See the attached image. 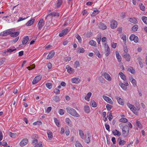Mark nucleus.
<instances>
[{
  "label": "nucleus",
  "instance_id": "c756f323",
  "mask_svg": "<svg viewBox=\"0 0 147 147\" xmlns=\"http://www.w3.org/2000/svg\"><path fill=\"white\" fill-rule=\"evenodd\" d=\"M119 74L120 78L124 81H125L126 80V76L122 72H119Z\"/></svg>",
  "mask_w": 147,
  "mask_h": 147
},
{
  "label": "nucleus",
  "instance_id": "a18cd8bd",
  "mask_svg": "<svg viewBox=\"0 0 147 147\" xmlns=\"http://www.w3.org/2000/svg\"><path fill=\"white\" fill-rule=\"evenodd\" d=\"M142 19L143 22L145 24H147V17L146 16H142Z\"/></svg>",
  "mask_w": 147,
  "mask_h": 147
},
{
  "label": "nucleus",
  "instance_id": "69168bd1",
  "mask_svg": "<svg viewBox=\"0 0 147 147\" xmlns=\"http://www.w3.org/2000/svg\"><path fill=\"white\" fill-rule=\"evenodd\" d=\"M117 45V44L116 43L113 42L111 44V46L113 48L115 49L116 48Z\"/></svg>",
  "mask_w": 147,
  "mask_h": 147
},
{
  "label": "nucleus",
  "instance_id": "680f3d73",
  "mask_svg": "<svg viewBox=\"0 0 147 147\" xmlns=\"http://www.w3.org/2000/svg\"><path fill=\"white\" fill-rule=\"evenodd\" d=\"M106 108L108 111H110L112 108V106L109 104H107L106 106Z\"/></svg>",
  "mask_w": 147,
  "mask_h": 147
},
{
  "label": "nucleus",
  "instance_id": "2f4dec72",
  "mask_svg": "<svg viewBox=\"0 0 147 147\" xmlns=\"http://www.w3.org/2000/svg\"><path fill=\"white\" fill-rule=\"evenodd\" d=\"M124 57L127 61H130L131 57L129 54L126 53L124 55Z\"/></svg>",
  "mask_w": 147,
  "mask_h": 147
},
{
  "label": "nucleus",
  "instance_id": "7ed1b4c3",
  "mask_svg": "<svg viewBox=\"0 0 147 147\" xmlns=\"http://www.w3.org/2000/svg\"><path fill=\"white\" fill-rule=\"evenodd\" d=\"M104 45L105 47V55L107 57L109 55L110 53V49L108 44L106 43H105Z\"/></svg>",
  "mask_w": 147,
  "mask_h": 147
},
{
  "label": "nucleus",
  "instance_id": "49530a36",
  "mask_svg": "<svg viewBox=\"0 0 147 147\" xmlns=\"http://www.w3.org/2000/svg\"><path fill=\"white\" fill-rule=\"evenodd\" d=\"M46 86L47 88L50 89L52 88V84L51 83H47L46 84Z\"/></svg>",
  "mask_w": 147,
  "mask_h": 147
},
{
  "label": "nucleus",
  "instance_id": "412c9836",
  "mask_svg": "<svg viewBox=\"0 0 147 147\" xmlns=\"http://www.w3.org/2000/svg\"><path fill=\"white\" fill-rule=\"evenodd\" d=\"M129 21L131 23L136 24L138 23V21L137 19L135 18H132L129 19Z\"/></svg>",
  "mask_w": 147,
  "mask_h": 147
},
{
  "label": "nucleus",
  "instance_id": "f257e3e1",
  "mask_svg": "<svg viewBox=\"0 0 147 147\" xmlns=\"http://www.w3.org/2000/svg\"><path fill=\"white\" fill-rule=\"evenodd\" d=\"M66 109L67 112L72 116L76 117H80L79 114L73 108L68 107L66 108Z\"/></svg>",
  "mask_w": 147,
  "mask_h": 147
},
{
  "label": "nucleus",
  "instance_id": "2eb2a0df",
  "mask_svg": "<svg viewBox=\"0 0 147 147\" xmlns=\"http://www.w3.org/2000/svg\"><path fill=\"white\" fill-rule=\"evenodd\" d=\"M103 76L108 81H110L111 80V78L109 75L106 72H104L102 74Z\"/></svg>",
  "mask_w": 147,
  "mask_h": 147
},
{
  "label": "nucleus",
  "instance_id": "c9c22d12",
  "mask_svg": "<svg viewBox=\"0 0 147 147\" xmlns=\"http://www.w3.org/2000/svg\"><path fill=\"white\" fill-rule=\"evenodd\" d=\"M19 34V32H12L11 36L13 37H16L18 36Z\"/></svg>",
  "mask_w": 147,
  "mask_h": 147
},
{
  "label": "nucleus",
  "instance_id": "bb28decb",
  "mask_svg": "<svg viewBox=\"0 0 147 147\" xmlns=\"http://www.w3.org/2000/svg\"><path fill=\"white\" fill-rule=\"evenodd\" d=\"M99 28L102 30H105L107 28V26L104 24L100 23L99 25Z\"/></svg>",
  "mask_w": 147,
  "mask_h": 147
},
{
  "label": "nucleus",
  "instance_id": "0eeeda50",
  "mask_svg": "<svg viewBox=\"0 0 147 147\" xmlns=\"http://www.w3.org/2000/svg\"><path fill=\"white\" fill-rule=\"evenodd\" d=\"M65 68L67 69V72L70 74H73L75 72L74 69L72 68L69 65H67L66 66Z\"/></svg>",
  "mask_w": 147,
  "mask_h": 147
},
{
  "label": "nucleus",
  "instance_id": "39448f33",
  "mask_svg": "<svg viewBox=\"0 0 147 147\" xmlns=\"http://www.w3.org/2000/svg\"><path fill=\"white\" fill-rule=\"evenodd\" d=\"M70 30L71 28H65L64 30H62V31L59 33V36L60 37H61L66 35L68 32Z\"/></svg>",
  "mask_w": 147,
  "mask_h": 147
},
{
  "label": "nucleus",
  "instance_id": "f8f14e48",
  "mask_svg": "<svg viewBox=\"0 0 147 147\" xmlns=\"http://www.w3.org/2000/svg\"><path fill=\"white\" fill-rule=\"evenodd\" d=\"M110 25L111 28L114 29L116 28L117 26V22L115 20H113L111 22Z\"/></svg>",
  "mask_w": 147,
  "mask_h": 147
},
{
  "label": "nucleus",
  "instance_id": "58836bf2",
  "mask_svg": "<svg viewBox=\"0 0 147 147\" xmlns=\"http://www.w3.org/2000/svg\"><path fill=\"white\" fill-rule=\"evenodd\" d=\"M6 31L8 35L10 34L11 35V34L12 33V32H14L15 31V29H10L6 30Z\"/></svg>",
  "mask_w": 147,
  "mask_h": 147
},
{
  "label": "nucleus",
  "instance_id": "6ab92c4d",
  "mask_svg": "<svg viewBox=\"0 0 147 147\" xmlns=\"http://www.w3.org/2000/svg\"><path fill=\"white\" fill-rule=\"evenodd\" d=\"M118 103L120 105H123L124 103V102L123 99L119 97H117L116 98Z\"/></svg>",
  "mask_w": 147,
  "mask_h": 147
},
{
  "label": "nucleus",
  "instance_id": "ea45409f",
  "mask_svg": "<svg viewBox=\"0 0 147 147\" xmlns=\"http://www.w3.org/2000/svg\"><path fill=\"white\" fill-rule=\"evenodd\" d=\"M89 44L91 46H95L96 45V42L93 40H91L89 42Z\"/></svg>",
  "mask_w": 147,
  "mask_h": 147
},
{
  "label": "nucleus",
  "instance_id": "ddd939ff",
  "mask_svg": "<svg viewBox=\"0 0 147 147\" xmlns=\"http://www.w3.org/2000/svg\"><path fill=\"white\" fill-rule=\"evenodd\" d=\"M102 97V98H103L104 100L106 101L107 102L109 103L110 104H113V102L112 100L110 98L105 95H103Z\"/></svg>",
  "mask_w": 147,
  "mask_h": 147
},
{
  "label": "nucleus",
  "instance_id": "4be33fe9",
  "mask_svg": "<svg viewBox=\"0 0 147 147\" xmlns=\"http://www.w3.org/2000/svg\"><path fill=\"white\" fill-rule=\"evenodd\" d=\"M29 38L28 36H26L24 37L22 41V44L23 45H25L28 42L29 40Z\"/></svg>",
  "mask_w": 147,
  "mask_h": 147
},
{
  "label": "nucleus",
  "instance_id": "473e14b6",
  "mask_svg": "<svg viewBox=\"0 0 147 147\" xmlns=\"http://www.w3.org/2000/svg\"><path fill=\"white\" fill-rule=\"evenodd\" d=\"M127 70L132 74H134L135 73V70L132 67H129L127 68Z\"/></svg>",
  "mask_w": 147,
  "mask_h": 147
},
{
  "label": "nucleus",
  "instance_id": "20e7f679",
  "mask_svg": "<svg viewBox=\"0 0 147 147\" xmlns=\"http://www.w3.org/2000/svg\"><path fill=\"white\" fill-rule=\"evenodd\" d=\"M119 85L123 90L126 91L127 89V86H129V84L127 82H125L124 84L120 81L119 83Z\"/></svg>",
  "mask_w": 147,
  "mask_h": 147
},
{
  "label": "nucleus",
  "instance_id": "864d4df0",
  "mask_svg": "<svg viewBox=\"0 0 147 147\" xmlns=\"http://www.w3.org/2000/svg\"><path fill=\"white\" fill-rule=\"evenodd\" d=\"M95 54L98 58H100L101 57V55L100 53L99 52L98 50H96L95 52Z\"/></svg>",
  "mask_w": 147,
  "mask_h": 147
},
{
  "label": "nucleus",
  "instance_id": "dca6fc26",
  "mask_svg": "<svg viewBox=\"0 0 147 147\" xmlns=\"http://www.w3.org/2000/svg\"><path fill=\"white\" fill-rule=\"evenodd\" d=\"M71 81L73 83L78 84L80 82V80L78 78H74L71 79Z\"/></svg>",
  "mask_w": 147,
  "mask_h": 147
},
{
  "label": "nucleus",
  "instance_id": "e2e57ef3",
  "mask_svg": "<svg viewBox=\"0 0 147 147\" xmlns=\"http://www.w3.org/2000/svg\"><path fill=\"white\" fill-rule=\"evenodd\" d=\"M78 51L80 53H83L85 51L84 49L82 48H79L78 49Z\"/></svg>",
  "mask_w": 147,
  "mask_h": 147
},
{
  "label": "nucleus",
  "instance_id": "1a4fd4ad",
  "mask_svg": "<svg viewBox=\"0 0 147 147\" xmlns=\"http://www.w3.org/2000/svg\"><path fill=\"white\" fill-rule=\"evenodd\" d=\"M45 24V22L43 19H41L38 24V29L40 30L41 29L42 27L44 26Z\"/></svg>",
  "mask_w": 147,
  "mask_h": 147
},
{
  "label": "nucleus",
  "instance_id": "4d7b16f0",
  "mask_svg": "<svg viewBox=\"0 0 147 147\" xmlns=\"http://www.w3.org/2000/svg\"><path fill=\"white\" fill-rule=\"evenodd\" d=\"M62 4V0H58L57 1V7H59Z\"/></svg>",
  "mask_w": 147,
  "mask_h": 147
},
{
  "label": "nucleus",
  "instance_id": "b1692460",
  "mask_svg": "<svg viewBox=\"0 0 147 147\" xmlns=\"http://www.w3.org/2000/svg\"><path fill=\"white\" fill-rule=\"evenodd\" d=\"M129 80L132 84L133 86L135 87L136 86L137 83L136 80L132 78H129Z\"/></svg>",
  "mask_w": 147,
  "mask_h": 147
},
{
  "label": "nucleus",
  "instance_id": "7c9ffc66",
  "mask_svg": "<svg viewBox=\"0 0 147 147\" xmlns=\"http://www.w3.org/2000/svg\"><path fill=\"white\" fill-rule=\"evenodd\" d=\"M115 53L116 57L118 59V61L121 62V57L119 53L117 51H116L115 52Z\"/></svg>",
  "mask_w": 147,
  "mask_h": 147
},
{
  "label": "nucleus",
  "instance_id": "3c124183",
  "mask_svg": "<svg viewBox=\"0 0 147 147\" xmlns=\"http://www.w3.org/2000/svg\"><path fill=\"white\" fill-rule=\"evenodd\" d=\"M119 121L123 123H127L128 121V120L125 118H121L119 120Z\"/></svg>",
  "mask_w": 147,
  "mask_h": 147
},
{
  "label": "nucleus",
  "instance_id": "f03ea898",
  "mask_svg": "<svg viewBox=\"0 0 147 147\" xmlns=\"http://www.w3.org/2000/svg\"><path fill=\"white\" fill-rule=\"evenodd\" d=\"M127 105L130 109V110L134 113H135V112L138 111L139 110V108L137 107V108L135 107L134 105L130 104L129 103H127Z\"/></svg>",
  "mask_w": 147,
  "mask_h": 147
},
{
  "label": "nucleus",
  "instance_id": "e433bc0d",
  "mask_svg": "<svg viewBox=\"0 0 147 147\" xmlns=\"http://www.w3.org/2000/svg\"><path fill=\"white\" fill-rule=\"evenodd\" d=\"M49 16H59V13H58L53 12L52 13H51L48 14L47 17H48Z\"/></svg>",
  "mask_w": 147,
  "mask_h": 147
},
{
  "label": "nucleus",
  "instance_id": "f3484780",
  "mask_svg": "<svg viewBox=\"0 0 147 147\" xmlns=\"http://www.w3.org/2000/svg\"><path fill=\"white\" fill-rule=\"evenodd\" d=\"M65 121L66 123L69 126L71 127L73 125L72 122L71 120L68 118L65 119Z\"/></svg>",
  "mask_w": 147,
  "mask_h": 147
},
{
  "label": "nucleus",
  "instance_id": "09e8293b",
  "mask_svg": "<svg viewBox=\"0 0 147 147\" xmlns=\"http://www.w3.org/2000/svg\"><path fill=\"white\" fill-rule=\"evenodd\" d=\"M16 50V49L14 48V49L9 48L7 49V52L8 53H11Z\"/></svg>",
  "mask_w": 147,
  "mask_h": 147
},
{
  "label": "nucleus",
  "instance_id": "603ef678",
  "mask_svg": "<svg viewBox=\"0 0 147 147\" xmlns=\"http://www.w3.org/2000/svg\"><path fill=\"white\" fill-rule=\"evenodd\" d=\"M79 134L81 138L82 139L84 138V134L83 131L82 130H79Z\"/></svg>",
  "mask_w": 147,
  "mask_h": 147
},
{
  "label": "nucleus",
  "instance_id": "5fc2aeb1",
  "mask_svg": "<svg viewBox=\"0 0 147 147\" xmlns=\"http://www.w3.org/2000/svg\"><path fill=\"white\" fill-rule=\"evenodd\" d=\"M107 117L110 121H111L113 118L111 113H110L108 115H107Z\"/></svg>",
  "mask_w": 147,
  "mask_h": 147
},
{
  "label": "nucleus",
  "instance_id": "4c0bfd02",
  "mask_svg": "<svg viewBox=\"0 0 147 147\" xmlns=\"http://www.w3.org/2000/svg\"><path fill=\"white\" fill-rule=\"evenodd\" d=\"M75 37L76 38L78 39V41L80 43L82 42V40L80 36L78 34H76L75 35Z\"/></svg>",
  "mask_w": 147,
  "mask_h": 147
},
{
  "label": "nucleus",
  "instance_id": "a19ab883",
  "mask_svg": "<svg viewBox=\"0 0 147 147\" xmlns=\"http://www.w3.org/2000/svg\"><path fill=\"white\" fill-rule=\"evenodd\" d=\"M138 29V26L137 25H134L132 28V30L133 31L135 32L137 31Z\"/></svg>",
  "mask_w": 147,
  "mask_h": 147
},
{
  "label": "nucleus",
  "instance_id": "9d476101",
  "mask_svg": "<svg viewBox=\"0 0 147 147\" xmlns=\"http://www.w3.org/2000/svg\"><path fill=\"white\" fill-rule=\"evenodd\" d=\"M42 76L41 75H39L36 76L33 80L32 83L33 84H35L37 83L41 79Z\"/></svg>",
  "mask_w": 147,
  "mask_h": 147
},
{
  "label": "nucleus",
  "instance_id": "393cba45",
  "mask_svg": "<svg viewBox=\"0 0 147 147\" xmlns=\"http://www.w3.org/2000/svg\"><path fill=\"white\" fill-rule=\"evenodd\" d=\"M112 133L115 136H119L121 135V133L116 129L113 130L112 131Z\"/></svg>",
  "mask_w": 147,
  "mask_h": 147
},
{
  "label": "nucleus",
  "instance_id": "c85d7f7f",
  "mask_svg": "<svg viewBox=\"0 0 147 147\" xmlns=\"http://www.w3.org/2000/svg\"><path fill=\"white\" fill-rule=\"evenodd\" d=\"M47 134L49 139L50 140H51L53 137L52 133L51 131L49 130L47 131Z\"/></svg>",
  "mask_w": 147,
  "mask_h": 147
},
{
  "label": "nucleus",
  "instance_id": "72a5a7b5",
  "mask_svg": "<svg viewBox=\"0 0 147 147\" xmlns=\"http://www.w3.org/2000/svg\"><path fill=\"white\" fill-rule=\"evenodd\" d=\"M99 11L98 9L95 10L91 14L92 16H94L98 14L99 13Z\"/></svg>",
  "mask_w": 147,
  "mask_h": 147
},
{
  "label": "nucleus",
  "instance_id": "338daca9",
  "mask_svg": "<svg viewBox=\"0 0 147 147\" xmlns=\"http://www.w3.org/2000/svg\"><path fill=\"white\" fill-rule=\"evenodd\" d=\"M136 124L139 128H142V125L140 123V121H136Z\"/></svg>",
  "mask_w": 147,
  "mask_h": 147
},
{
  "label": "nucleus",
  "instance_id": "cd10ccee",
  "mask_svg": "<svg viewBox=\"0 0 147 147\" xmlns=\"http://www.w3.org/2000/svg\"><path fill=\"white\" fill-rule=\"evenodd\" d=\"M118 142L119 145H123L125 144L126 142L124 140H122L121 138H119L118 139Z\"/></svg>",
  "mask_w": 147,
  "mask_h": 147
},
{
  "label": "nucleus",
  "instance_id": "6e6d98bb",
  "mask_svg": "<svg viewBox=\"0 0 147 147\" xmlns=\"http://www.w3.org/2000/svg\"><path fill=\"white\" fill-rule=\"evenodd\" d=\"M139 7L140 9L142 11H144L145 10V7L143 5V4L142 3L141 4L139 5Z\"/></svg>",
  "mask_w": 147,
  "mask_h": 147
},
{
  "label": "nucleus",
  "instance_id": "bf43d9fd",
  "mask_svg": "<svg viewBox=\"0 0 147 147\" xmlns=\"http://www.w3.org/2000/svg\"><path fill=\"white\" fill-rule=\"evenodd\" d=\"M91 106L92 107H96L97 105L96 102L94 100L92 102Z\"/></svg>",
  "mask_w": 147,
  "mask_h": 147
},
{
  "label": "nucleus",
  "instance_id": "a211bd4d",
  "mask_svg": "<svg viewBox=\"0 0 147 147\" xmlns=\"http://www.w3.org/2000/svg\"><path fill=\"white\" fill-rule=\"evenodd\" d=\"M91 135L89 134H88L86 136L85 138V141L87 143H89L90 141Z\"/></svg>",
  "mask_w": 147,
  "mask_h": 147
},
{
  "label": "nucleus",
  "instance_id": "052dcab7",
  "mask_svg": "<svg viewBox=\"0 0 147 147\" xmlns=\"http://www.w3.org/2000/svg\"><path fill=\"white\" fill-rule=\"evenodd\" d=\"M79 66V63L78 61H76L74 63V67L75 68H77Z\"/></svg>",
  "mask_w": 147,
  "mask_h": 147
},
{
  "label": "nucleus",
  "instance_id": "a878e982",
  "mask_svg": "<svg viewBox=\"0 0 147 147\" xmlns=\"http://www.w3.org/2000/svg\"><path fill=\"white\" fill-rule=\"evenodd\" d=\"M92 95V93L91 92H89L86 95L85 97V99L87 101H90V98Z\"/></svg>",
  "mask_w": 147,
  "mask_h": 147
},
{
  "label": "nucleus",
  "instance_id": "8fccbe9b",
  "mask_svg": "<svg viewBox=\"0 0 147 147\" xmlns=\"http://www.w3.org/2000/svg\"><path fill=\"white\" fill-rule=\"evenodd\" d=\"M42 124V123L41 121H37L33 123V125H39Z\"/></svg>",
  "mask_w": 147,
  "mask_h": 147
},
{
  "label": "nucleus",
  "instance_id": "79ce46f5",
  "mask_svg": "<svg viewBox=\"0 0 147 147\" xmlns=\"http://www.w3.org/2000/svg\"><path fill=\"white\" fill-rule=\"evenodd\" d=\"M121 36V39L123 40L124 42H126L127 40L126 36L125 34H122Z\"/></svg>",
  "mask_w": 147,
  "mask_h": 147
},
{
  "label": "nucleus",
  "instance_id": "aec40b11",
  "mask_svg": "<svg viewBox=\"0 0 147 147\" xmlns=\"http://www.w3.org/2000/svg\"><path fill=\"white\" fill-rule=\"evenodd\" d=\"M84 110L85 112L87 113H90V111L89 106L87 105H85L84 108Z\"/></svg>",
  "mask_w": 147,
  "mask_h": 147
},
{
  "label": "nucleus",
  "instance_id": "f704fd0d",
  "mask_svg": "<svg viewBox=\"0 0 147 147\" xmlns=\"http://www.w3.org/2000/svg\"><path fill=\"white\" fill-rule=\"evenodd\" d=\"M8 134L9 135V136L11 138H15L16 136V134L12 133L11 132H9L8 133Z\"/></svg>",
  "mask_w": 147,
  "mask_h": 147
},
{
  "label": "nucleus",
  "instance_id": "13d9d810",
  "mask_svg": "<svg viewBox=\"0 0 147 147\" xmlns=\"http://www.w3.org/2000/svg\"><path fill=\"white\" fill-rule=\"evenodd\" d=\"M54 122H55V123L56 124V125L57 126L59 127V122L58 120L56 118H54Z\"/></svg>",
  "mask_w": 147,
  "mask_h": 147
},
{
  "label": "nucleus",
  "instance_id": "de8ad7c7",
  "mask_svg": "<svg viewBox=\"0 0 147 147\" xmlns=\"http://www.w3.org/2000/svg\"><path fill=\"white\" fill-rule=\"evenodd\" d=\"M65 111L63 109H60L58 113L59 114L61 115H63L64 114Z\"/></svg>",
  "mask_w": 147,
  "mask_h": 147
},
{
  "label": "nucleus",
  "instance_id": "6e6552de",
  "mask_svg": "<svg viewBox=\"0 0 147 147\" xmlns=\"http://www.w3.org/2000/svg\"><path fill=\"white\" fill-rule=\"evenodd\" d=\"M28 143V139L26 138H24L21 141L19 145L21 147H23L27 144Z\"/></svg>",
  "mask_w": 147,
  "mask_h": 147
},
{
  "label": "nucleus",
  "instance_id": "4468645a",
  "mask_svg": "<svg viewBox=\"0 0 147 147\" xmlns=\"http://www.w3.org/2000/svg\"><path fill=\"white\" fill-rule=\"evenodd\" d=\"M55 54V52L53 51H51L48 54L47 57V59H49L52 58Z\"/></svg>",
  "mask_w": 147,
  "mask_h": 147
},
{
  "label": "nucleus",
  "instance_id": "9b49d317",
  "mask_svg": "<svg viewBox=\"0 0 147 147\" xmlns=\"http://www.w3.org/2000/svg\"><path fill=\"white\" fill-rule=\"evenodd\" d=\"M122 132L123 134H126V135H128L129 132V129L127 125L124 126L122 128Z\"/></svg>",
  "mask_w": 147,
  "mask_h": 147
},
{
  "label": "nucleus",
  "instance_id": "0e129e2a",
  "mask_svg": "<svg viewBox=\"0 0 147 147\" xmlns=\"http://www.w3.org/2000/svg\"><path fill=\"white\" fill-rule=\"evenodd\" d=\"M54 92L56 94H58L60 93V91L57 89H55L54 90Z\"/></svg>",
  "mask_w": 147,
  "mask_h": 147
},
{
  "label": "nucleus",
  "instance_id": "5701e85b",
  "mask_svg": "<svg viewBox=\"0 0 147 147\" xmlns=\"http://www.w3.org/2000/svg\"><path fill=\"white\" fill-rule=\"evenodd\" d=\"M34 19H32L29 20L26 24V25L27 26H30L33 24L34 22Z\"/></svg>",
  "mask_w": 147,
  "mask_h": 147
},
{
  "label": "nucleus",
  "instance_id": "423d86ee",
  "mask_svg": "<svg viewBox=\"0 0 147 147\" xmlns=\"http://www.w3.org/2000/svg\"><path fill=\"white\" fill-rule=\"evenodd\" d=\"M129 39L131 41L134 40V42L135 43H137L139 41V38L138 37L133 34L130 35Z\"/></svg>",
  "mask_w": 147,
  "mask_h": 147
},
{
  "label": "nucleus",
  "instance_id": "c03bdc74",
  "mask_svg": "<svg viewBox=\"0 0 147 147\" xmlns=\"http://www.w3.org/2000/svg\"><path fill=\"white\" fill-rule=\"evenodd\" d=\"M76 147H83L82 145L78 141H76L75 143Z\"/></svg>",
  "mask_w": 147,
  "mask_h": 147
},
{
  "label": "nucleus",
  "instance_id": "774afa93",
  "mask_svg": "<svg viewBox=\"0 0 147 147\" xmlns=\"http://www.w3.org/2000/svg\"><path fill=\"white\" fill-rule=\"evenodd\" d=\"M34 147H43L42 145V142H40Z\"/></svg>",
  "mask_w": 147,
  "mask_h": 147
},
{
  "label": "nucleus",
  "instance_id": "37998d69",
  "mask_svg": "<svg viewBox=\"0 0 147 147\" xmlns=\"http://www.w3.org/2000/svg\"><path fill=\"white\" fill-rule=\"evenodd\" d=\"M8 35L6 30L3 32H1L0 34L1 36H5Z\"/></svg>",
  "mask_w": 147,
  "mask_h": 147
}]
</instances>
